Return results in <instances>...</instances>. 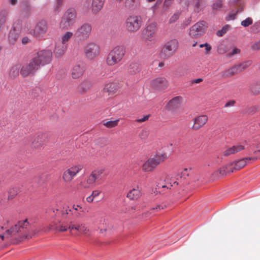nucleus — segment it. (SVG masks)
I'll use <instances>...</instances> for the list:
<instances>
[{
    "label": "nucleus",
    "mask_w": 260,
    "mask_h": 260,
    "mask_svg": "<svg viewBox=\"0 0 260 260\" xmlns=\"http://www.w3.org/2000/svg\"><path fill=\"white\" fill-rule=\"evenodd\" d=\"M169 85V82L164 77H158L151 80V87L156 90H162L166 88Z\"/></svg>",
    "instance_id": "4468645a"
},
{
    "label": "nucleus",
    "mask_w": 260,
    "mask_h": 260,
    "mask_svg": "<svg viewBox=\"0 0 260 260\" xmlns=\"http://www.w3.org/2000/svg\"><path fill=\"white\" fill-rule=\"evenodd\" d=\"M119 88L117 83L111 82L105 85L104 88V91L112 93H115Z\"/></svg>",
    "instance_id": "7c9ffc66"
},
{
    "label": "nucleus",
    "mask_w": 260,
    "mask_h": 260,
    "mask_svg": "<svg viewBox=\"0 0 260 260\" xmlns=\"http://www.w3.org/2000/svg\"><path fill=\"white\" fill-rule=\"evenodd\" d=\"M252 64L251 60H247L241 63L235 65L236 68L237 69L238 73L241 72L246 70Z\"/></svg>",
    "instance_id": "e433bc0d"
},
{
    "label": "nucleus",
    "mask_w": 260,
    "mask_h": 260,
    "mask_svg": "<svg viewBox=\"0 0 260 260\" xmlns=\"http://www.w3.org/2000/svg\"><path fill=\"white\" fill-rule=\"evenodd\" d=\"M236 14H230L229 15V18L227 19V20H233L235 18Z\"/></svg>",
    "instance_id": "e2e57ef3"
},
{
    "label": "nucleus",
    "mask_w": 260,
    "mask_h": 260,
    "mask_svg": "<svg viewBox=\"0 0 260 260\" xmlns=\"http://www.w3.org/2000/svg\"><path fill=\"white\" fill-rule=\"evenodd\" d=\"M249 89L252 94H259L260 93V82H256L251 84L249 87Z\"/></svg>",
    "instance_id": "4c0bfd02"
},
{
    "label": "nucleus",
    "mask_w": 260,
    "mask_h": 260,
    "mask_svg": "<svg viewBox=\"0 0 260 260\" xmlns=\"http://www.w3.org/2000/svg\"><path fill=\"white\" fill-rule=\"evenodd\" d=\"M54 228L57 232H66L69 230L70 233L73 234L74 230L78 233L80 232V224H72L71 222L68 223L66 220L61 219L58 223L54 224Z\"/></svg>",
    "instance_id": "423d86ee"
},
{
    "label": "nucleus",
    "mask_w": 260,
    "mask_h": 260,
    "mask_svg": "<svg viewBox=\"0 0 260 260\" xmlns=\"http://www.w3.org/2000/svg\"><path fill=\"white\" fill-rule=\"evenodd\" d=\"M119 120H116L113 121H104L103 125L108 128H112L117 125Z\"/></svg>",
    "instance_id": "c03bdc74"
},
{
    "label": "nucleus",
    "mask_w": 260,
    "mask_h": 260,
    "mask_svg": "<svg viewBox=\"0 0 260 260\" xmlns=\"http://www.w3.org/2000/svg\"><path fill=\"white\" fill-rule=\"evenodd\" d=\"M95 182L94 179L93 178L92 176L90 175L86 178L84 182H81L80 185L84 188H87L89 187V186L93 184Z\"/></svg>",
    "instance_id": "58836bf2"
},
{
    "label": "nucleus",
    "mask_w": 260,
    "mask_h": 260,
    "mask_svg": "<svg viewBox=\"0 0 260 260\" xmlns=\"http://www.w3.org/2000/svg\"><path fill=\"white\" fill-rule=\"evenodd\" d=\"M37 65L31 59L29 63L24 64L20 69V73L23 77H26L30 75H33L39 69Z\"/></svg>",
    "instance_id": "ddd939ff"
},
{
    "label": "nucleus",
    "mask_w": 260,
    "mask_h": 260,
    "mask_svg": "<svg viewBox=\"0 0 260 260\" xmlns=\"http://www.w3.org/2000/svg\"><path fill=\"white\" fill-rule=\"evenodd\" d=\"M235 103H236L235 101L230 100L225 103L224 107L225 108H227V107H233L235 105Z\"/></svg>",
    "instance_id": "5fc2aeb1"
},
{
    "label": "nucleus",
    "mask_w": 260,
    "mask_h": 260,
    "mask_svg": "<svg viewBox=\"0 0 260 260\" xmlns=\"http://www.w3.org/2000/svg\"><path fill=\"white\" fill-rule=\"evenodd\" d=\"M17 0H11V3L12 5H14L17 3Z\"/></svg>",
    "instance_id": "774afa93"
},
{
    "label": "nucleus",
    "mask_w": 260,
    "mask_h": 260,
    "mask_svg": "<svg viewBox=\"0 0 260 260\" xmlns=\"http://www.w3.org/2000/svg\"><path fill=\"white\" fill-rule=\"evenodd\" d=\"M125 54V48L123 46H117L108 53L106 62L110 67H113L120 62Z\"/></svg>",
    "instance_id": "f257e3e1"
},
{
    "label": "nucleus",
    "mask_w": 260,
    "mask_h": 260,
    "mask_svg": "<svg viewBox=\"0 0 260 260\" xmlns=\"http://www.w3.org/2000/svg\"><path fill=\"white\" fill-rule=\"evenodd\" d=\"M252 22L253 20L252 18L248 17L244 20L242 21L241 22V24L244 27H247L249 25H251L252 23Z\"/></svg>",
    "instance_id": "49530a36"
},
{
    "label": "nucleus",
    "mask_w": 260,
    "mask_h": 260,
    "mask_svg": "<svg viewBox=\"0 0 260 260\" xmlns=\"http://www.w3.org/2000/svg\"><path fill=\"white\" fill-rule=\"evenodd\" d=\"M29 41V39L26 37L23 38L22 39V43L23 44L27 43Z\"/></svg>",
    "instance_id": "680f3d73"
},
{
    "label": "nucleus",
    "mask_w": 260,
    "mask_h": 260,
    "mask_svg": "<svg viewBox=\"0 0 260 260\" xmlns=\"http://www.w3.org/2000/svg\"><path fill=\"white\" fill-rule=\"evenodd\" d=\"M206 45V47H205L206 52L207 53H209V52L211 50L212 47H211V45H210L208 44H207V45Z\"/></svg>",
    "instance_id": "13d9d810"
},
{
    "label": "nucleus",
    "mask_w": 260,
    "mask_h": 260,
    "mask_svg": "<svg viewBox=\"0 0 260 260\" xmlns=\"http://www.w3.org/2000/svg\"><path fill=\"white\" fill-rule=\"evenodd\" d=\"M48 30L47 23L45 20L40 21L36 25L34 29V35L38 38L43 36Z\"/></svg>",
    "instance_id": "f3484780"
},
{
    "label": "nucleus",
    "mask_w": 260,
    "mask_h": 260,
    "mask_svg": "<svg viewBox=\"0 0 260 260\" xmlns=\"http://www.w3.org/2000/svg\"><path fill=\"white\" fill-rule=\"evenodd\" d=\"M67 45H64L60 42L56 44L54 54L56 57H61L67 49Z\"/></svg>",
    "instance_id": "bb28decb"
},
{
    "label": "nucleus",
    "mask_w": 260,
    "mask_h": 260,
    "mask_svg": "<svg viewBox=\"0 0 260 260\" xmlns=\"http://www.w3.org/2000/svg\"><path fill=\"white\" fill-rule=\"evenodd\" d=\"M7 13L5 11H2L0 13V31L6 22Z\"/></svg>",
    "instance_id": "37998d69"
},
{
    "label": "nucleus",
    "mask_w": 260,
    "mask_h": 260,
    "mask_svg": "<svg viewBox=\"0 0 260 260\" xmlns=\"http://www.w3.org/2000/svg\"><path fill=\"white\" fill-rule=\"evenodd\" d=\"M18 38V34L15 29L11 30L9 33V41L10 43L13 44Z\"/></svg>",
    "instance_id": "ea45409f"
},
{
    "label": "nucleus",
    "mask_w": 260,
    "mask_h": 260,
    "mask_svg": "<svg viewBox=\"0 0 260 260\" xmlns=\"http://www.w3.org/2000/svg\"><path fill=\"white\" fill-rule=\"evenodd\" d=\"M28 224L27 219L23 221H19L17 224L12 227L10 229L7 230L6 233L8 234L14 235L17 232L21 231L20 229L26 228Z\"/></svg>",
    "instance_id": "aec40b11"
},
{
    "label": "nucleus",
    "mask_w": 260,
    "mask_h": 260,
    "mask_svg": "<svg viewBox=\"0 0 260 260\" xmlns=\"http://www.w3.org/2000/svg\"><path fill=\"white\" fill-rule=\"evenodd\" d=\"M141 196V192L138 186L130 190L127 194V198L132 200H136Z\"/></svg>",
    "instance_id": "393cba45"
},
{
    "label": "nucleus",
    "mask_w": 260,
    "mask_h": 260,
    "mask_svg": "<svg viewBox=\"0 0 260 260\" xmlns=\"http://www.w3.org/2000/svg\"><path fill=\"white\" fill-rule=\"evenodd\" d=\"M157 166L161 163L164 162L168 158L167 154L166 152H157L155 155L151 157Z\"/></svg>",
    "instance_id": "c756f323"
},
{
    "label": "nucleus",
    "mask_w": 260,
    "mask_h": 260,
    "mask_svg": "<svg viewBox=\"0 0 260 260\" xmlns=\"http://www.w3.org/2000/svg\"><path fill=\"white\" fill-rule=\"evenodd\" d=\"M157 167L152 157L149 158L142 165V169L145 172H152Z\"/></svg>",
    "instance_id": "4be33fe9"
},
{
    "label": "nucleus",
    "mask_w": 260,
    "mask_h": 260,
    "mask_svg": "<svg viewBox=\"0 0 260 260\" xmlns=\"http://www.w3.org/2000/svg\"><path fill=\"white\" fill-rule=\"evenodd\" d=\"M251 49L254 51L260 50V40L255 42L251 46Z\"/></svg>",
    "instance_id": "09e8293b"
},
{
    "label": "nucleus",
    "mask_w": 260,
    "mask_h": 260,
    "mask_svg": "<svg viewBox=\"0 0 260 260\" xmlns=\"http://www.w3.org/2000/svg\"><path fill=\"white\" fill-rule=\"evenodd\" d=\"M157 29L156 22H148L142 34L143 38L149 41H154L156 38Z\"/></svg>",
    "instance_id": "6e6552de"
},
{
    "label": "nucleus",
    "mask_w": 260,
    "mask_h": 260,
    "mask_svg": "<svg viewBox=\"0 0 260 260\" xmlns=\"http://www.w3.org/2000/svg\"><path fill=\"white\" fill-rule=\"evenodd\" d=\"M178 185V183L174 177L167 176L165 180V184L161 186H158V188L171 189L172 187Z\"/></svg>",
    "instance_id": "5701e85b"
},
{
    "label": "nucleus",
    "mask_w": 260,
    "mask_h": 260,
    "mask_svg": "<svg viewBox=\"0 0 260 260\" xmlns=\"http://www.w3.org/2000/svg\"><path fill=\"white\" fill-rule=\"evenodd\" d=\"M208 116L205 115L198 116L193 119V122L192 129L198 131L203 127L208 121Z\"/></svg>",
    "instance_id": "a211bd4d"
},
{
    "label": "nucleus",
    "mask_w": 260,
    "mask_h": 260,
    "mask_svg": "<svg viewBox=\"0 0 260 260\" xmlns=\"http://www.w3.org/2000/svg\"><path fill=\"white\" fill-rule=\"evenodd\" d=\"M207 27L205 21H199L190 28L189 35L192 38H199L205 34Z\"/></svg>",
    "instance_id": "9d476101"
},
{
    "label": "nucleus",
    "mask_w": 260,
    "mask_h": 260,
    "mask_svg": "<svg viewBox=\"0 0 260 260\" xmlns=\"http://www.w3.org/2000/svg\"><path fill=\"white\" fill-rule=\"evenodd\" d=\"M70 213L75 218L80 217L84 213L83 208L80 205H73L72 208L63 209L62 211V219L66 220V217Z\"/></svg>",
    "instance_id": "f8f14e48"
},
{
    "label": "nucleus",
    "mask_w": 260,
    "mask_h": 260,
    "mask_svg": "<svg viewBox=\"0 0 260 260\" xmlns=\"http://www.w3.org/2000/svg\"><path fill=\"white\" fill-rule=\"evenodd\" d=\"M234 172V170L231 167V165L230 164L222 166L220 167L217 172H215V173H218L220 176H223L226 175L228 173H230Z\"/></svg>",
    "instance_id": "2f4dec72"
},
{
    "label": "nucleus",
    "mask_w": 260,
    "mask_h": 260,
    "mask_svg": "<svg viewBox=\"0 0 260 260\" xmlns=\"http://www.w3.org/2000/svg\"><path fill=\"white\" fill-rule=\"evenodd\" d=\"M149 134V132L147 128H144L141 130L139 134V137L140 139L144 140L147 138Z\"/></svg>",
    "instance_id": "a18cd8bd"
},
{
    "label": "nucleus",
    "mask_w": 260,
    "mask_h": 260,
    "mask_svg": "<svg viewBox=\"0 0 260 260\" xmlns=\"http://www.w3.org/2000/svg\"><path fill=\"white\" fill-rule=\"evenodd\" d=\"M92 32V26L89 23H84L75 30L74 37L79 41H84L87 40Z\"/></svg>",
    "instance_id": "20e7f679"
},
{
    "label": "nucleus",
    "mask_w": 260,
    "mask_h": 260,
    "mask_svg": "<svg viewBox=\"0 0 260 260\" xmlns=\"http://www.w3.org/2000/svg\"><path fill=\"white\" fill-rule=\"evenodd\" d=\"M94 198L93 196L91 194L88 197L86 198V201L88 203H92L93 201Z\"/></svg>",
    "instance_id": "bf43d9fd"
},
{
    "label": "nucleus",
    "mask_w": 260,
    "mask_h": 260,
    "mask_svg": "<svg viewBox=\"0 0 260 260\" xmlns=\"http://www.w3.org/2000/svg\"><path fill=\"white\" fill-rule=\"evenodd\" d=\"M202 81H203V79L202 78H198V79H197L193 80L192 81V83L198 84V83L201 82Z\"/></svg>",
    "instance_id": "0e129e2a"
},
{
    "label": "nucleus",
    "mask_w": 260,
    "mask_h": 260,
    "mask_svg": "<svg viewBox=\"0 0 260 260\" xmlns=\"http://www.w3.org/2000/svg\"><path fill=\"white\" fill-rule=\"evenodd\" d=\"M74 34L71 31H67L61 37V42L60 43L67 45L68 42L73 37Z\"/></svg>",
    "instance_id": "a19ab883"
},
{
    "label": "nucleus",
    "mask_w": 260,
    "mask_h": 260,
    "mask_svg": "<svg viewBox=\"0 0 260 260\" xmlns=\"http://www.w3.org/2000/svg\"><path fill=\"white\" fill-rule=\"evenodd\" d=\"M21 69L20 66L19 64H15L11 67L9 71V76L11 78H15L18 75Z\"/></svg>",
    "instance_id": "f704fd0d"
},
{
    "label": "nucleus",
    "mask_w": 260,
    "mask_h": 260,
    "mask_svg": "<svg viewBox=\"0 0 260 260\" xmlns=\"http://www.w3.org/2000/svg\"><path fill=\"white\" fill-rule=\"evenodd\" d=\"M229 28V25L224 26V27H223L222 29L218 30L217 31V35L220 37L222 36L223 35V34H224L226 32V31L228 30Z\"/></svg>",
    "instance_id": "8fccbe9b"
},
{
    "label": "nucleus",
    "mask_w": 260,
    "mask_h": 260,
    "mask_svg": "<svg viewBox=\"0 0 260 260\" xmlns=\"http://www.w3.org/2000/svg\"><path fill=\"white\" fill-rule=\"evenodd\" d=\"M46 135L40 134L38 135L32 142V147L35 149H40L44 144L45 142Z\"/></svg>",
    "instance_id": "6ab92c4d"
},
{
    "label": "nucleus",
    "mask_w": 260,
    "mask_h": 260,
    "mask_svg": "<svg viewBox=\"0 0 260 260\" xmlns=\"http://www.w3.org/2000/svg\"><path fill=\"white\" fill-rule=\"evenodd\" d=\"M189 170L187 169H184L181 173V177H183L185 178L186 176H188L189 175Z\"/></svg>",
    "instance_id": "3c124183"
},
{
    "label": "nucleus",
    "mask_w": 260,
    "mask_h": 260,
    "mask_svg": "<svg viewBox=\"0 0 260 260\" xmlns=\"http://www.w3.org/2000/svg\"><path fill=\"white\" fill-rule=\"evenodd\" d=\"M200 2L199 0H197L196 5H195V8H194L195 11L198 12H199V11L200 10Z\"/></svg>",
    "instance_id": "4d7b16f0"
},
{
    "label": "nucleus",
    "mask_w": 260,
    "mask_h": 260,
    "mask_svg": "<svg viewBox=\"0 0 260 260\" xmlns=\"http://www.w3.org/2000/svg\"><path fill=\"white\" fill-rule=\"evenodd\" d=\"M244 149V147L241 145H234L231 147L226 148L223 151L224 156H229L234 154L236 153L239 152Z\"/></svg>",
    "instance_id": "b1692460"
},
{
    "label": "nucleus",
    "mask_w": 260,
    "mask_h": 260,
    "mask_svg": "<svg viewBox=\"0 0 260 260\" xmlns=\"http://www.w3.org/2000/svg\"><path fill=\"white\" fill-rule=\"evenodd\" d=\"M101 193V191L99 190H94L92 191L91 195L93 196L94 198L98 197Z\"/></svg>",
    "instance_id": "6e6d98bb"
},
{
    "label": "nucleus",
    "mask_w": 260,
    "mask_h": 260,
    "mask_svg": "<svg viewBox=\"0 0 260 260\" xmlns=\"http://www.w3.org/2000/svg\"><path fill=\"white\" fill-rule=\"evenodd\" d=\"M20 188L18 187H14L11 188L9 191L8 199H12L20 192Z\"/></svg>",
    "instance_id": "79ce46f5"
},
{
    "label": "nucleus",
    "mask_w": 260,
    "mask_h": 260,
    "mask_svg": "<svg viewBox=\"0 0 260 260\" xmlns=\"http://www.w3.org/2000/svg\"><path fill=\"white\" fill-rule=\"evenodd\" d=\"M82 169L83 166L81 165L73 166L68 168L62 174L63 181L68 183H70Z\"/></svg>",
    "instance_id": "1a4fd4ad"
},
{
    "label": "nucleus",
    "mask_w": 260,
    "mask_h": 260,
    "mask_svg": "<svg viewBox=\"0 0 260 260\" xmlns=\"http://www.w3.org/2000/svg\"><path fill=\"white\" fill-rule=\"evenodd\" d=\"M173 1V0H165L164 2V5L167 7H169L172 4Z\"/></svg>",
    "instance_id": "052dcab7"
},
{
    "label": "nucleus",
    "mask_w": 260,
    "mask_h": 260,
    "mask_svg": "<svg viewBox=\"0 0 260 260\" xmlns=\"http://www.w3.org/2000/svg\"><path fill=\"white\" fill-rule=\"evenodd\" d=\"M182 103V98L181 96H175L167 103L165 108L168 111L174 112L181 107Z\"/></svg>",
    "instance_id": "2eb2a0df"
},
{
    "label": "nucleus",
    "mask_w": 260,
    "mask_h": 260,
    "mask_svg": "<svg viewBox=\"0 0 260 260\" xmlns=\"http://www.w3.org/2000/svg\"><path fill=\"white\" fill-rule=\"evenodd\" d=\"M91 85L90 81L87 80H83L78 87V92L81 94L86 93L90 89L91 87Z\"/></svg>",
    "instance_id": "cd10ccee"
},
{
    "label": "nucleus",
    "mask_w": 260,
    "mask_h": 260,
    "mask_svg": "<svg viewBox=\"0 0 260 260\" xmlns=\"http://www.w3.org/2000/svg\"><path fill=\"white\" fill-rule=\"evenodd\" d=\"M222 2L221 1H217L213 5V9L218 10L222 7Z\"/></svg>",
    "instance_id": "603ef678"
},
{
    "label": "nucleus",
    "mask_w": 260,
    "mask_h": 260,
    "mask_svg": "<svg viewBox=\"0 0 260 260\" xmlns=\"http://www.w3.org/2000/svg\"><path fill=\"white\" fill-rule=\"evenodd\" d=\"M178 41L177 39H172L165 44L162 50V53L166 57H170L175 53L178 48Z\"/></svg>",
    "instance_id": "9b49d317"
},
{
    "label": "nucleus",
    "mask_w": 260,
    "mask_h": 260,
    "mask_svg": "<svg viewBox=\"0 0 260 260\" xmlns=\"http://www.w3.org/2000/svg\"><path fill=\"white\" fill-rule=\"evenodd\" d=\"M85 71L83 63L79 62L76 64L71 70V76L73 79H79L84 74Z\"/></svg>",
    "instance_id": "dca6fc26"
},
{
    "label": "nucleus",
    "mask_w": 260,
    "mask_h": 260,
    "mask_svg": "<svg viewBox=\"0 0 260 260\" xmlns=\"http://www.w3.org/2000/svg\"><path fill=\"white\" fill-rule=\"evenodd\" d=\"M254 159V158L252 157H246L241 159L235 162H233L230 164L231 165V167L234 170V171H237L244 167L247 165L248 160Z\"/></svg>",
    "instance_id": "412c9836"
},
{
    "label": "nucleus",
    "mask_w": 260,
    "mask_h": 260,
    "mask_svg": "<svg viewBox=\"0 0 260 260\" xmlns=\"http://www.w3.org/2000/svg\"><path fill=\"white\" fill-rule=\"evenodd\" d=\"M142 18L140 15H128L124 22L126 30L129 32H135L138 31L142 25Z\"/></svg>",
    "instance_id": "f03ea898"
},
{
    "label": "nucleus",
    "mask_w": 260,
    "mask_h": 260,
    "mask_svg": "<svg viewBox=\"0 0 260 260\" xmlns=\"http://www.w3.org/2000/svg\"><path fill=\"white\" fill-rule=\"evenodd\" d=\"M104 0H92L91 5V12L93 14H98L103 8Z\"/></svg>",
    "instance_id": "a878e982"
},
{
    "label": "nucleus",
    "mask_w": 260,
    "mask_h": 260,
    "mask_svg": "<svg viewBox=\"0 0 260 260\" xmlns=\"http://www.w3.org/2000/svg\"><path fill=\"white\" fill-rule=\"evenodd\" d=\"M89 232L88 228L84 224H80V229L79 233L81 234L86 235Z\"/></svg>",
    "instance_id": "de8ad7c7"
},
{
    "label": "nucleus",
    "mask_w": 260,
    "mask_h": 260,
    "mask_svg": "<svg viewBox=\"0 0 260 260\" xmlns=\"http://www.w3.org/2000/svg\"><path fill=\"white\" fill-rule=\"evenodd\" d=\"M237 74H238V73L235 66L223 70L220 73L221 77L224 78L232 77Z\"/></svg>",
    "instance_id": "c85d7f7f"
},
{
    "label": "nucleus",
    "mask_w": 260,
    "mask_h": 260,
    "mask_svg": "<svg viewBox=\"0 0 260 260\" xmlns=\"http://www.w3.org/2000/svg\"><path fill=\"white\" fill-rule=\"evenodd\" d=\"M84 53L88 59L92 60L100 55V49L96 44L89 42L84 47Z\"/></svg>",
    "instance_id": "0eeeda50"
},
{
    "label": "nucleus",
    "mask_w": 260,
    "mask_h": 260,
    "mask_svg": "<svg viewBox=\"0 0 260 260\" xmlns=\"http://www.w3.org/2000/svg\"><path fill=\"white\" fill-rule=\"evenodd\" d=\"M165 205H157L155 207L151 208L148 212L144 213L142 215V217L144 218H147L150 216L151 214L154 213L155 212H158L161 210L165 209Z\"/></svg>",
    "instance_id": "72a5a7b5"
},
{
    "label": "nucleus",
    "mask_w": 260,
    "mask_h": 260,
    "mask_svg": "<svg viewBox=\"0 0 260 260\" xmlns=\"http://www.w3.org/2000/svg\"><path fill=\"white\" fill-rule=\"evenodd\" d=\"M149 117H150V115H146L142 118H139V119H137L136 121L139 123H141L143 122L146 121L147 120H148Z\"/></svg>",
    "instance_id": "864d4df0"
},
{
    "label": "nucleus",
    "mask_w": 260,
    "mask_h": 260,
    "mask_svg": "<svg viewBox=\"0 0 260 260\" xmlns=\"http://www.w3.org/2000/svg\"><path fill=\"white\" fill-rule=\"evenodd\" d=\"M256 152H260V143L257 146V149L254 151V153H256Z\"/></svg>",
    "instance_id": "338daca9"
},
{
    "label": "nucleus",
    "mask_w": 260,
    "mask_h": 260,
    "mask_svg": "<svg viewBox=\"0 0 260 260\" xmlns=\"http://www.w3.org/2000/svg\"><path fill=\"white\" fill-rule=\"evenodd\" d=\"M77 13L73 8L67 10L64 13L59 23V27L61 29H68L75 22Z\"/></svg>",
    "instance_id": "7ed1b4c3"
},
{
    "label": "nucleus",
    "mask_w": 260,
    "mask_h": 260,
    "mask_svg": "<svg viewBox=\"0 0 260 260\" xmlns=\"http://www.w3.org/2000/svg\"><path fill=\"white\" fill-rule=\"evenodd\" d=\"M52 53L50 50H44L38 52L32 59L38 67L49 63L52 60Z\"/></svg>",
    "instance_id": "39448f33"
},
{
    "label": "nucleus",
    "mask_w": 260,
    "mask_h": 260,
    "mask_svg": "<svg viewBox=\"0 0 260 260\" xmlns=\"http://www.w3.org/2000/svg\"><path fill=\"white\" fill-rule=\"evenodd\" d=\"M141 70L140 65L135 62L130 63L127 67V72L131 75H134L139 73Z\"/></svg>",
    "instance_id": "473e14b6"
},
{
    "label": "nucleus",
    "mask_w": 260,
    "mask_h": 260,
    "mask_svg": "<svg viewBox=\"0 0 260 260\" xmlns=\"http://www.w3.org/2000/svg\"><path fill=\"white\" fill-rule=\"evenodd\" d=\"M240 51V49L236 48L233 50L232 54H235L239 53Z\"/></svg>",
    "instance_id": "69168bd1"
},
{
    "label": "nucleus",
    "mask_w": 260,
    "mask_h": 260,
    "mask_svg": "<svg viewBox=\"0 0 260 260\" xmlns=\"http://www.w3.org/2000/svg\"><path fill=\"white\" fill-rule=\"evenodd\" d=\"M105 170L102 168H98L92 171L90 174L92 176L95 181L100 180L101 178L102 175L104 173Z\"/></svg>",
    "instance_id": "c9c22d12"
}]
</instances>
